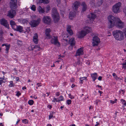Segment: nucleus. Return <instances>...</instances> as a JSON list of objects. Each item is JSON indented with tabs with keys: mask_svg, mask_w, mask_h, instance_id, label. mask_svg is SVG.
Returning a JSON list of instances; mask_svg holds the SVG:
<instances>
[{
	"mask_svg": "<svg viewBox=\"0 0 126 126\" xmlns=\"http://www.w3.org/2000/svg\"><path fill=\"white\" fill-rule=\"evenodd\" d=\"M113 34L115 38L117 40L121 41L124 39L123 33L120 30H116L113 32Z\"/></svg>",
	"mask_w": 126,
	"mask_h": 126,
	"instance_id": "2",
	"label": "nucleus"
},
{
	"mask_svg": "<svg viewBox=\"0 0 126 126\" xmlns=\"http://www.w3.org/2000/svg\"><path fill=\"white\" fill-rule=\"evenodd\" d=\"M67 103L68 105H69L71 103V101L70 100H68L67 101Z\"/></svg>",
	"mask_w": 126,
	"mask_h": 126,
	"instance_id": "37",
	"label": "nucleus"
},
{
	"mask_svg": "<svg viewBox=\"0 0 126 126\" xmlns=\"http://www.w3.org/2000/svg\"><path fill=\"white\" fill-rule=\"evenodd\" d=\"M28 21L27 20L23 19L22 21V23L23 24H25L26 23H27Z\"/></svg>",
	"mask_w": 126,
	"mask_h": 126,
	"instance_id": "36",
	"label": "nucleus"
},
{
	"mask_svg": "<svg viewBox=\"0 0 126 126\" xmlns=\"http://www.w3.org/2000/svg\"><path fill=\"white\" fill-rule=\"evenodd\" d=\"M21 93L19 92V91H18L17 92V94H16V95L18 96H19V95H20Z\"/></svg>",
	"mask_w": 126,
	"mask_h": 126,
	"instance_id": "44",
	"label": "nucleus"
},
{
	"mask_svg": "<svg viewBox=\"0 0 126 126\" xmlns=\"http://www.w3.org/2000/svg\"><path fill=\"white\" fill-rule=\"evenodd\" d=\"M75 79L73 78H72L70 79V81L71 82H74V81Z\"/></svg>",
	"mask_w": 126,
	"mask_h": 126,
	"instance_id": "43",
	"label": "nucleus"
},
{
	"mask_svg": "<svg viewBox=\"0 0 126 126\" xmlns=\"http://www.w3.org/2000/svg\"><path fill=\"white\" fill-rule=\"evenodd\" d=\"M4 33L2 29L0 30V35H3Z\"/></svg>",
	"mask_w": 126,
	"mask_h": 126,
	"instance_id": "38",
	"label": "nucleus"
},
{
	"mask_svg": "<svg viewBox=\"0 0 126 126\" xmlns=\"http://www.w3.org/2000/svg\"><path fill=\"white\" fill-rule=\"evenodd\" d=\"M54 99L55 100V101L56 102H59L60 101H61L59 99V100H57V99L55 98H54Z\"/></svg>",
	"mask_w": 126,
	"mask_h": 126,
	"instance_id": "52",
	"label": "nucleus"
},
{
	"mask_svg": "<svg viewBox=\"0 0 126 126\" xmlns=\"http://www.w3.org/2000/svg\"><path fill=\"white\" fill-rule=\"evenodd\" d=\"M87 17L90 20H91V19L93 20L96 17V15L94 14L91 13L89 15H88Z\"/></svg>",
	"mask_w": 126,
	"mask_h": 126,
	"instance_id": "17",
	"label": "nucleus"
},
{
	"mask_svg": "<svg viewBox=\"0 0 126 126\" xmlns=\"http://www.w3.org/2000/svg\"><path fill=\"white\" fill-rule=\"evenodd\" d=\"M112 75L114 77H115V76H117L116 75V74H115V73H114L113 74V75Z\"/></svg>",
	"mask_w": 126,
	"mask_h": 126,
	"instance_id": "60",
	"label": "nucleus"
},
{
	"mask_svg": "<svg viewBox=\"0 0 126 126\" xmlns=\"http://www.w3.org/2000/svg\"><path fill=\"white\" fill-rule=\"evenodd\" d=\"M121 100L122 102L123 101L122 103L123 104V103H126V102L125 100H123V99H121Z\"/></svg>",
	"mask_w": 126,
	"mask_h": 126,
	"instance_id": "48",
	"label": "nucleus"
},
{
	"mask_svg": "<svg viewBox=\"0 0 126 126\" xmlns=\"http://www.w3.org/2000/svg\"><path fill=\"white\" fill-rule=\"evenodd\" d=\"M10 24L13 29L15 28V26H17L15 22L12 20L10 21Z\"/></svg>",
	"mask_w": 126,
	"mask_h": 126,
	"instance_id": "25",
	"label": "nucleus"
},
{
	"mask_svg": "<svg viewBox=\"0 0 126 126\" xmlns=\"http://www.w3.org/2000/svg\"><path fill=\"white\" fill-rule=\"evenodd\" d=\"M39 2L40 3H43L45 4H47L49 3L48 0H40Z\"/></svg>",
	"mask_w": 126,
	"mask_h": 126,
	"instance_id": "26",
	"label": "nucleus"
},
{
	"mask_svg": "<svg viewBox=\"0 0 126 126\" xmlns=\"http://www.w3.org/2000/svg\"><path fill=\"white\" fill-rule=\"evenodd\" d=\"M91 76L92 79H93V80L94 81H95L97 77V73H95L91 74Z\"/></svg>",
	"mask_w": 126,
	"mask_h": 126,
	"instance_id": "24",
	"label": "nucleus"
},
{
	"mask_svg": "<svg viewBox=\"0 0 126 126\" xmlns=\"http://www.w3.org/2000/svg\"><path fill=\"white\" fill-rule=\"evenodd\" d=\"M38 38V35L37 33H35L34 34V36L33 37V41L34 42L35 44H37L38 43V40L37 38Z\"/></svg>",
	"mask_w": 126,
	"mask_h": 126,
	"instance_id": "21",
	"label": "nucleus"
},
{
	"mask_svg": "<svg viewBox=\"0 0 126 126\" xmlns=\"http://www.w3.org/2000/svg\"><path fill=\"white\" fill-rule=\"evenodd\" d=\"M39 12L40 13H43L44 12V10L42 8V9L40 10V11H39Z\"/></svg>",
	"mask_w": 126,
	"mask_h": 126,
	"instance_id": "41",
	"label": "nucleus"
},
{
	"mask_svg": "<svg viewBox=\"0 0 126 126\" xmlns=\"http://www.w3.org/2000/svg\"><path fill=\"white\" fill-rule=\"evenodd\" d=\"M27 120L26 119H25L24 120H22V122L23 123H26L27 122Z\"/></svg>",
	"mask_w": 126,
	"mask_h": 126,
	"instance_id": "45",
	"label": "nucleus"
},
{
	"mask_svg": "<svg viewBox=\"0 0 126 126\" xmlns=\"http://www.w3.org/2000/svg\"><path fill=\"white\" fill-rule=\"evenodd\" d=\"M43 22L46 24H49L51 22V18L49 16H44L43 18Z\"/></svg>",
	"mask_w": 126,
	"mask_h": 126,
	"instance_id": "9",
	"label": "nucleus"
},
{
	"mask_svg": "<svg viewBox=\"0 0 126 126\" xmlns=\"http://www.w3.org/2000/svg\"><path fill=\"white\" fill-rule=\"evenodd\" d=\"M50 10V7L47 6L46 7V11L47 12H48Z\"/></svg>",
	"mask_w": 126,
	"mask_h": 126,
	"instance_id": "34",
	"label": "nucleus"
},
{
	"mask_svg": "<svg viewBox=\"0 0 126 126\" xmlns=\"http://www.w3.org/2000/svg\"><path fill=\"white\" fill-rule=\"evenodd\" d=\"M86 35V33H85V31L82 30L79 32L78 37L79 38H82Z\"/></svg>",
	"mask_w": 126,
	"mask_h": 126,
	"instance_id": "16",
	"label": "nucleus"
},
{
	"mask_svg": "<svg viewBox=\"0 0 126 126\" xmlns=\"http://www.w3.org/2000/svg\"><path fill=\"white\" fill-rule=\"evenodd\" d=\"M3 80H0V84L1 85L2 83L3 82Z\"/></svg>",
	"mask_w": 126,
	"mask_h": 126,
	"instance_id": "57",
	"label": "nucleus"
},
{
	"mask_svg": "<svg viewBox=\"0 0 126 126\" xmlns=\"http://www.w3.org/2000/svg\"><path fill=\"white\" fill-rule=\"evenodd\" d=\"M94 0H91L90 1V3L92 5H94Z\"/></svg>",
	"mask_w": 126,
	"mask_h": 126,
	"instance_id": "40",
	"label": "nucleus"
},
{
	"mask_svg": "<svg viewBox=\"0 0 126 126\" xmlns=\"http://www.w3.org/2000/svg\"><path fill=\"white\" fill-rule=\"evenodd\" d=\"M83 47H81L76 52V56H79L81 55H83Z\"/></svg>",
	"mask_w": 126,
	"mask_h": 126,
	"instance_id": "15",
	"label": "nucleus"
},
{
	"mask_svg": "<svg viewBox=\"0 0 126 126\" xmlns=\"http://www.w3.org/2000/svg\"><path fill=\"white\" fill-rule=\"evenodd\" d=\"M69 97L71 99H73L74 98V97L71 95Z\"/></svg>",
	"mask_w": 126,
	"mask_h": 126,
	"instance_id": "55",
	"label": "nucleus"
},
{
	"mask_svg": "<svg viewBox=\"0 0 126 126\" xmlns=\"http://www.w3.org/2000/svg\"><path fill=\"white\" fill-rule=\"evenodd\" d=\"M67 32L70 35H72L73 33L72 30L71 29V27L70 25H67L66 29Z\"/></svg>",
	"mask_w": 126,
	"mask_h": 126,
	"instance_id": "19",
	"label": "nucleus"
},
{
	"mask_svg": "<svg viewBox=\"0 0 126 126\" xmlns=\"http://www.w3.org/2000/svg\"><path fill=\"white\" fill-rule=\"evenodd\" d=\"M0 24L4 26L5 27L7 28H9V24L8 23L7 21L5 19H2L0 20Z\"/></svg>",
	"mask_w": 126,
	"mask_h": 126,
	"instance_id": "12",
	"label": "nucleus"
},
{
	"mask_svg": "<svg viewBox=\"0 0 126 126\" xmlns=\"http://www.w3.org/2000/svg\"><path fill=\"white\" fill-rule=\"evenodd\" d=\"M10 84L9 85V86L10 87H13L14 85V84L13 83L12 81H11L10 82Z\"/></svg>",
	"mask_w": 126,
	"mask_h": 126,
	"instance_id": "31",
	"label": "nucleus"
},
{
	"mask_svg": "<svg viewBox=\"0 0 126 126\" xmlns=\"http://www.w3.org/2000/svg\"><path fill=\"white\" fill-rule=\"evenodd\" d=\"M31 9L33 11H35L36 10V7L34 5H33L31 7Z\"/></svg>",
	"mask_w": 126,
	"mask_h": 126,
	"instance_id": "33",
	"label": "nucleus"
},
{
	"mask_svg": "<svg viewBox=\"0 0 126 126\" xmlns=\"http://www.w3.org/2000/svg\"><path fill=\"white\" fill-rule=\"evenodd\" d=\"M115 78L116 80L117 79H118V77L117 76H116L115 77Z\"/></svg>",
	"mask_w": 126,
	"mask_h": 126,
	"instance_id": "63",
	"label": "nucleus"
},
{
	"mask_svg": "<svg viewBox=\"0 0 126 126\" xmlns=\"http://www.w3.org/2000/svg\"><path fill=\"white\" fill-rule=\"evenodd\" d=\"M51 30L50 28L46 29L45 30V37L47 39H49L51 38V36L50 35V33Z\"/></svg>",
	"mask_w": 126,
	"mask_h": 126,
	"instance_id": "11",
	"label": "nucleus"
},
{
	"mask_svg": "<svg viewBox=\"0 0 126 126\" xmlns=\"http://www.w3.org/2000/svg\"><path fill=\"white\" fill-rule=\"evenodd\" d=\"M48 107L49 108V109H51L52 107V106L51 105H48Z\"/></svg>",
	"mask_w": 126,
	"mask_h": 126,
	"instance_id": "61",
	"label": "nucleus"
},
{
	"mask_svg": "<svg viewBox=\"0 0 126 126\" xmlns=\"http://www.w3.org/2000/svg\"><path fill=\"white\" fill-rule=\"evenodd\" d=\"M123 10L126 16V7H125V8L123 9Z\"/></svg>",
	"mask_w": 126,
	"mask_h": 126,
	"instance_id": "42",
	"label": "nucleus"
},
{
	"mask_svg": "<svg viewBox=\"0 0 126 126\" xmlns=\"http://www.w3.org/2000/svg\"><path fill=\"white\" fill-rule=\"evenodd\" d=\"M40 19L38 18L37 20H32L30 21L29 24L32 27H35L38 26L40 21Z\"/></svg>",
	"mask_w": 126,
	"mask_h": 126,
	"instance_id": "4",
	"label": "nucleus"
},
{
	"mask_svg": "<svg viewBox=\"0 0 126 126\" xmlns=\"http://www.w3.org/2000/svg\"><path fill=\"white\" fill-rule=\"evenodd\" d=\"M16 80L17 81H18L19 80V78L18 77H16Z\"/></svg>",
	"mask_w": 126,
	"mask_h": 126,
	"instance_id": "56",
	"label": "nucleus"
},
{
	"mask_svg": "<svg viewBox=\"0 0 126 126\" xmlns=\"http://www.w3.org/2000/svg\"><path fill=\"white\" fill-rule=\"evenodd\" d=\"M117 18L114 17L113 16L110 15L108 16V28H112L115 25L117 20Z\"/></svg>",
	"mask_w": 126,
	"mask_h": 126,
	"instance_id": "1",
	"label": "nucleus"
},
{
	"mask_svg": "<svg viewBox=\"0 0 126 126\" xmlns=\"http://www.w3.org/2000/svg\"><path fill=\"white\" fill-rule=\"evenodd\" d=\"M75 16V12H71L69 13V18H70L71 17H73Z\"/></svg>",
	"mask_w": 126,
	"mask_h": 126,
	"instance_id": "27",
	"label": "nucleus"
},
{
	"mask_svg": "<svg viewBox=\"0 0 126 126\" xmlns=\"http://www.w3.org/2000/svg\"><path fill=\"white\" fill-rule=\"evenodd\" d=\"M16 14V12L15 10L12 9L8 11L7 16L10 17L12 18L14 17Z\"/></svg>",
	"mask_w": 126,
	"mask_h": 126,
	"instance_id": "10",
	"label": "nucleus"
},
{
	"mask_svg": "<svg viewBox=\"0 0 126 126\" xmlns=\"http://www.w3.org/2000/svg\"><path fill=\"white\" fill-rule=\"evenodd\" d=\"M87 78V77H84L80 78L79 79L80 80V81L81 82L80 83L82 84L83 80H84L85 79H86Z\"/></svg>",
	"mask_w": 126,
	"mask_h": 126,
	"instance_id": "29",
	"label": "nucleus"
},
{
	"mask_svg": "<svg viewBox=\"0 0 126 126\" xmlns=\"http://www.w3.org/2000/svg\"><path fill=\"white\" fill-rule=\"evenodd\" d=\"M121 5V3L119 2L113 6L112 9V11L114 13H117L119 12Z\"/></svg>",
	"mask_w": 126,
	"mask_h": 126,
	"instance_id": "7",
	"label": "nucleus"
},
{
	"mask_svg": "<svg viewBox=\"0 0 126 126\" xmlns=\"http://www.w3.org/2000/svg\"><path fill=\"white\" fill-rule=\"evenodd\" d=\"M75 86V85L74 84H73L71 86L72 88H73Z\"/></svg>",
	"mask_w": 126,
	"mask_h": 126,
	"instance_id": "64",
	"label": "nucleus"
},
{
	"mask_svg": "<svg viewBox=\"0 0 126 126\" xmlns=\"http://www.w3.org/2000/svg\"><path fill=\"white\" fill-rule=\"evenodd\" d=\"M42 7L40 6H39L38 8V11H40V10L42 9Z\"/></svg>",
	"mask_w": 126,
	"mask_h": 126,
	"instance_id": "47",
	"label": "nucleus"
},
{
	"mask_svg": "<svg viewBox=\"0 0 126 126\" xmlns=\"http://www.w3.org/2000/svg\"><path fill=\"white\" fill-rule=\"evenodd\" d=\"M34 48H40V47L38 45H36L34 47Z\"/></svg>",
	"mask_w": 126,
	"mask_h": 126,
	"instance_id": "49",
	"label": "nucleus"
},
{
	"mask_svg": "<svg viewBox=\"0 0 126 126\" xmlns=\"http://www.w3.org/2000/svg\"><path fill=\"white\" fill-rule=\"evenodd\" d=\"M81 5L82 6V11L83 12L85 11L87 8V6L85 2H82Z\"/></svg>",
	"mask_w": 126,
	"mask_h": 126,
	"instance_id": "18",
	"label": "nucleus"
},
{
	"mask_svg": "<svg viewBox=\"0 0 126 126\" xmlns=\"http://www.w3.org/2000/svg\"><path fill=\"white\" fill-rule=\"evenodd\" d=\"M114 26L118 28H122L125 27V25L124 22L119 18H117V20Z\"/></svg>",
	"mask_w": 126,
	"mask_h": 126,
	"instance_id": "5",
	"label": "nucleus"
},
{
	"mask_svg": "<svg viewBox=\"0 0 126 126\" xmlns=\"http://www.w3.org/2000/svg\"><path fill=\"white\" fill-rule=\"evenodd\" d=\"M75 42L74 38H72L69 40V43L70 44L71 46H72L75 45Z\"/></svg>",
	"mask_w": 126,
	"mask_h": 126,
	"instance_id": "20",
	"label": "nucleus"
},
{
	"mask_svg": "<svg viewBox=\"0 0 126 126\" xmlns=\"http://www.w3.org/2000/svg\"><path fill=\"white\" fill-rule=\"evenodd\" d=\"M102 77L101 76H99L98 78V79L99 80H101Z\"/></svg>",
	"mask_w": 126,
	"mask_h": 126,
	"instance_id": "51",
	"label": "nucleus"
},
{
	"mask_svg": "<svg viewBox=\"0 0 126 126\" xmlns=\"http://www.w3.org/2000/svg\"><path fill=\"white\" fill-rule=\"evenodd\" d=\"M98 92L100 93V95L101 96V94L103 93V92L102 91H98Z\"/></svg>",
	"mask_w": 126,
	"mask_h": 126,
	"instance_id": "59",
	"label": "nucleus"
},
{
	"mask_svg": "<svg viewBox=\"0 0 126 126\" xmlns=\"http://www.w3.org/2000/svg\"><path fill=\"white\" fill-rule=\"evenodd\" d=\"M52 15L55 23L57 22L59 20V14L56 8H54L52 9Z\"/></svg>",
	"mask_w": 126,
	"mask_h": 126,
	"instance_id": "3",
	"label": "nucleus"
},
{
	"mask_svg": "<svg viewBox=\"0 0 126 126\" xmlns=\"http://www.w3.org/2000/svg\"><path fill=\"white\" fill-rule=\"evenodd\" d=\"M16 2H13L11 4L10 7L12 9H15L16 8L17 6Z\"/></svg>",
	"mask_w": 126,
	"mask_h": 126,
	"instance_id": "23",
	"label": "nucleus"
},
{
	"mask_svg": "<svg viewBox=\"0 0 126 126\" xmlns=\"http://www.w3.org/2000/svg\"><path fill=\"white\" fill-rule=\"evenodd\" d=\"M56 0L58 4L60 3V0Z\"/></svg>",
	"mask_w": 126,
	"mask_h": 126,
	"instance_id": "53",
	"label": "nucleus"
},
{
	"mask_svg": "<svg viewBox=\"0 0 126 126\" xmlns=\"http://www.w3.org/2000/svg\"><path fill=\"white\" fill-rule=\"evenodd\" d=\"M56 95L58 96H59L60 95V94L59 92H57L56 93Z\"/></svg>",
	"mask_w": 126,
	"mask_h": 126,
	"instance_id": "58",
	"label": "nucleus"
},
{
	"mask_svg": "<svg viewBox=\"0 0 126 126\" xmlns=\"http://www.w3.org/2000/svg\"><path fill=\"white\" fill-rule=\"evenodd\" d=\"M3 35H0V40L2 41L3 38Z\"/></svg>",
	"mask_w": 126,
	"mask_h": 126,
	"instance_id": "46",
	"label": "nucleus"
},
{
	"mask_svg": "<svg viewBox=\"0 0 126 126\" xmlns=\"http://www.w3.org/2000/svg\"><path fill=\"white\" fill-rule=\"evenodd\" d=\"M15 31L19 32H21L23 31V27L20 26H15L14 29Z\"/></svg>",
	"mask_w": 126,
	"mask_h": 126,
	"instance_id": "14",
	"label": "nucleus"
},
{
	"mask_svg": "<svg viewBox=\"0 0 126 126\" xmlns=\"http://www.w3.org/2000/svg\"><path fill=\"white\" fill-rule=\"evenodd\" d=\"M52 117H53L52 116L49 115V119H50Z\"/></svg>",
	"mask_w": 126,
	"mask_h": 126,
	"instance_id": "62",
	"label": "nucleus"
},
{
	"mask_svg": "<svg viewBox=\"0 0 126 126\" xmlns=\"http://www.w3.org/2000/svg\"><path fill=\"white\" fill-rule=\"evenodd\" d=\"M102 1V0H100L99 1L98 0V1L97 2L96 6H99L101 5L103 3Z\"/></svg>",
	"mask_w": 126,
	"mask_h": 126,
	"instance_id": "28",
	"label": "nucleus"
},
{
	"mask_svg": "<svg viewBox=\"0 0 126 126\" xmlns=\"http://www.w3.org/2000/svg\"><path fill=\"white\" fill-rule=\"evenodd\" d=\"M51 39L50 42L52 44H53L54 45L57 46H60V44L58 41V36H53L51 37Z\"/></svg>",
	"mask_w": 126,
	"mask_h": 126,
	"instance_id": "6",
	"label": "nucleus"
},
{
	"mask_svg": "<svg viewBox=\"0 0 126 126\" xmlns=\"http://www.w3.org/2000/svg\"><path fill=\"white\" fill-rule=\"evenodd\" d=\"M93 42L92 43L93 46H97L100 42V39L96 36H95L92 39Z\"/></svg>",
	"mask_w": 126,
	"mask_h": 126,
	"instance_id": "8",
	"label": "nucleus"
},
{
	"mask_svg": "<svg viewBox=\"0 0 126 126\" xmlns=\"http://www.w3.org/2000/svg\"><path fill=\"white\" fill-rule=\"evenodd\" d=\"M28 104L30 105H32L34 103L33 101L32 100H30L28 101Z\"/></svg>",
	"mask_w": 126,
	"mask_h": 126,
	"instance_id": "32",
	"label": "nucleus"
},
{
	"mask_svg": "<svg viewBox=\"0 0 126 126\" xmlns=\"http://www.w3.org/2000/svg\"><path fill=\"white\" fill-rule=\"evenodd\" d=\"M6 53H8V50L9 49L10 47V45H7L6 46Z\"/></svg>",
	"mask_w": 126,
	"mask_h": 126,
	"instance_id": "30",
	"label": "nucleus"
},
{
	"mask_svg": "<svg viewBox=\"0 0 126 126\" xmlns=\"http://www.w3.org/2000/svg\"><path fill=\"white\" fill-rule=\"evenodd\" d=\"M110 102L112 104H113L114 103H115V101H112V100H110Z\"/></svg>",
	"mask_w": 126,
	"mask_h": 126,
	"instance_id": "50",
	"label": "nucleus"
},
{
	"mask_svg": "<svg viewBox=\"0 0 126 126\" xmlns=\"http://www.w3.org/2000/svg\"><path fill=\"white\" fill-rule=\"evenodd\" d=\"M125 63H122L123 67L125 69L126 68V60L125 61Z\"/></svg>",
	"mask_w": 126,
	"mask_h": 126,
	"instance_id": "35",
	"label": "nucleus"
},
{
	"mask_svg": "<svg viewBox=\"0 0 126 126\" xmlns=\"http://www.w3.org/2000/svg\"><path fill=\"white\" fill-rule=\"evenodd\" d=\"M80 4V3L79 1H76L74 3L72 7L73 10L74 11H76L77 10Z\"/></svg>",
	"mask_w": 126,
	"mask_h": 126,
	"instance_id": "13",
	"label": "nucleus"
},
{
	"mask_svg": "<svg viewBox=\"0 0 126 126\" xmlns=\"http://www.w3.org/2000/svg\"><path fill=\"white\" fill-rule=\"evenodd\" d=\"M85 31L86 34V33L91 32L92 31V30L90 27H85Z\"/></svg>",
	"mask_w": 126,
	"mask_h": 126,
	"instance_id": "22",
	"label": "nucleus"
},
{
	"mask_svg": "<svg viewBox=\"0 0 126 126\" xmlns=\"http://www.w3.org/2000/svg\"><path fill=\"white\" fill-rule=\"evenodd\" d=\"M59 99H60V100L61 101H63V96H60L59 97Z\"/></svg>",
	"mask_w": 126,
	"mask_h": 126,
	"instance_id": "39",
	"label": "nucleus"
},
{
	"mask_svg": "<svg viewBox=\"0 0 126 126\" xmlns=\"http://www.w3.org/2000/svg\"><path fill=\"white\" fill-rule=\"evenodd\" d=\"M73 46H71V45L69 47V48L70 49H72V47Z\"/></svg>",
	"mask_w": 126,
	"mask_h": 126,
	"instance_id": "54",
	"label": "nucleus"
}]
</instances>
